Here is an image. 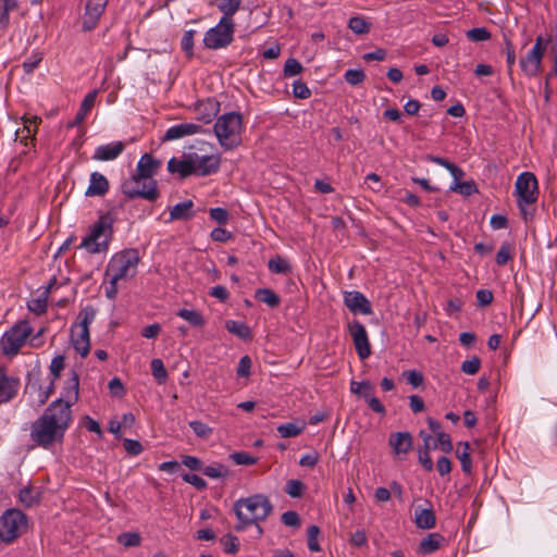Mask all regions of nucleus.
Instances as JSON below:
<instances>
[{
  "instance_id": "nucleus-15",
  "label": "nucleus",
  "mask_w": 557,
  "mask_h": 557,
  "mask_svg": "<svg viewBox=\"0 0 557 557\" xmlns=\"http://www.w3.org/2000/svg\"><path fill=\"white\" fill-rule=\"evenodd\" d=\"M108 0H87L85 14L83 16V29L90 32L98 25L103 14Z\"/></svg>"
},
{
  "instance_id": "nucleus-16",
  "label": "nucleus",
  "mask_w": 557,
  "mask_h": 557,
  "mask_svg": "<svg viewBox=\"0 0 557 557\" xmlns=\"http://www.w3.org/2000/svg\"><path fill=\"white\" fill-rule=\"evenodd\" d=\"M20 387V379L9 375L4 369L0 368V405L13 400L17 396Z\"/></svg>"
},
{
  "instance_id": "nucleus-59",
  "label": "nucleus",
  "mask_w": 557,
  "mask_h": 557,
  "mask_svg": "<svg viewBox=\"0 0 557 557\" xmlns=\"http://www.w3.org/2000/svg\"><path fill=\"white\" fill-rule=\"evenodd\" d=\"M293 94L299 99H308L311 96L310 89L302 81H295L293 83Z\"/></svg>"
},
{
  "instance_id": "nucleus-53",
  "label": "nucleus",
  "mask_w": 557,
  "mask_h": 557,
  "mask_svg": "<svg viewBox=\"0 0 557 557\" xmlns=\"http://www.w3.org/2000/svg\"><path fill=\"white\" fill-rule=\"evenodd\" d=\"M302 71H304V66L301 65V63L298 60H296L294 58H289L286 60L284 70H283L284 76L290 77V76L299 75Z\"/></svg>"
},
{
  "instance_id": "nucleus-25",
  "label": "nucleus",
  "mask_w": 557,
  "mask_h": 557,
  "mask_svg": "<svg viewBox=\"0 0 557 557\" xmlns=\"http://www.w3.org/2000/svg\"><path fill=\"white\" fill-rule=\"evenodd\" d=\"M109 190V181L107 177L99 173L92 172L90 174L89 186L87 187L85 195L88 197L104 196Z\"/></svg>"
},
{
  "instance_id": "nucleus-34",
  "label": "nucleus",
  "mask_w": 557,
  "mask_h": 557,
  "mask_svg": "<svg viewBox=\"0 0 557 557\" xmlns=\"http://www.w3.org/2000/svg\"><path fill=\"white\" fill-rule=\"evenodd\" d=\"M96 96H97V90H92L90 92H88L84 100L82 101V104L79 107V110L78 112L76 113V116H75V121H74V124L78 125L81 124L87 113L92 109V107L95 106V101H96Z\"/></svg>"
},
{
  "instance_id": "nucleus-30",
  "label": "nucleus",
  "mask_w": 557,
  "mask_h": 557,
  "mask_svg": "<svg viewBox=\"0 0 557 557\" xmlns=\"http://www.w3.org/2000/svg\"><path fill=\"white\" fill-rule=\"evenodd\" d=\"M414 522L419 529L429 530L435 527L436 519L432 508L417 509L414 511Z\"/></svg>"
},
{
  "instance_id": "nucleus-32",
  "label": "nucleus",
  "mask_w": 557,
  "mask_h": 557,
  "mask_svg": "<svg viewBox=\"0 0 557 557\" xmlns=\"http://www.w3.org/2000/svg\"><path fill=\"white\" fill-rule=\"evenodd\" d=\"M40 492L33 486H25L18 493V500L27 508L34 507L40 502Z\"/></svg>"
},
{
  "instance_id": "nucleus-37",
  "label": "nucleus",
  "mask_w": 557,
  "mask_h": 557,
  "mask_svg": "<svg viewBox=\"0 0 557 557\" xmlns=\"http://www.w3.org/2000/svg\"><path fill=\"white\" fill-rule=\"evenodd\" d=\"M305 428H306L305 422H301V423L288 422V423L280 424L277 426V432L282 437L288 438V437L298 436L305 430Z\"/></svg>"
},
{
  "instance_id": "nucleus-54",
  "label": "nucleus",
  "mask_w": 557,
  "mask_h": 557,
  "mask_svg": "<svg viewBox=\"0 0 557 557\" xmlns=\"http://www.w3.org/2000/svg\"><path fill=\"white\" fill-rule=\"evenodd\" d=\"M344 77L348 84L356 86L366 79V74L360 69H349L346 71Z\"/></svg>"
},
{
  "instance_id": "nucleus-1",
  "label": "nucleus",
  "mask_w": 557,
  "mask_h": 557,
  "mask_svg": "<svg viewBox=\"0 0 557 557\" xmlns=\"http://www.w3.org/2000/svg\"><path fill=\"white\" fill-rule=\"evenodd\" d=\"M72 410L60 401H52L44 413L33 422L30 438L40 447L49 448L57 442H61L66 430L72 423Z\"/></svg>"
},
{
  "instance_id": "nucleus-61",
  "label": "nucleus",
  "mask_w": 557,
  "mask_h": 557,
  "mask_svg": "<svg viewBox=\"0 0 557 557\" xmlns=\"http://www.w3.org/2000/svg\"><path fill=\"white\" fill-rule=\"evenodd\" d=\"M111 396L121 398L125 394V388L122 381L119 377H113L108 384Z\"/></svg>"
},
{
  "instance_id": "nucleus-40",
  "label": "nucleus",
  "mask_w": 557,
  "mask_h": 557,
  "mask_svg": "<svg viewBox=\"0 0 557 557\" xmlns=\"http://www.w3.org/2000/svg\"><path fill=\"white\" fill-rule=\"evenodd\" d=\"M203 474L210 479H224L230 475V469L222 463H212L207 467H202Z\"/></svg>"
},
{
  "instance_id": "nucleus-22",
  "label": "nucleus",
  "mask_w": 557,
  "mask_h": 557,
  "mask_svg": "<svg viewBox=\"0 0 557 557\" xmlns=\"http://www.w3.org/2000/svg\"><path fill=\"white\" fill-rule=\"evenodd\" d=\"M168 171L171 174H178L181 178L195 175L191 159L188 153H183L181 159L172 157L168 162Z\"/></svg>"
},
{
  "instance_id": "nucleus-55",
  "label": "nucleus",
  "mask_w": 557,
  "mask_h": 557,
  "mask_svg": "<svg viewBox=\"0 0 557 557\" xmlns=\"http://www.w3.org/2000/svg\"><path fill=\"white\" fill-rule=\"evenodd\" d=\"M481 367V360L479 357L474 356L469 360H466L461 363V371L469 375H474L479 372Z\"/></svg>"
},
{
  "instance_id": "nucleus-44",
  "label": "nucleus",
  "mask_w": 557,
  "mask_h": 557,
  "mask_svg": "<svg viewBox=\"0 0 557 557\" xmlns=\"http://www.w3.org/2000/svg\"><path fill=\"white\" fill-rule=\"evenodd\" d=\"M197 32L195 29L186 30L181 40L182 50L185 52L187 59L194 57V38Z\"/></svg>"
},
{
  "instance_id": "nucleus-39",
  "label": "nucleus",
  "mask_w": 557,
  "mask_h": 557,
  "mask_svg": "<svg viewBox=\"0 0 557 557\" xmlns=\"http://www.w3.org/2000/svg\"><path fill=\"white\" fill-rule=\"evenodd\" d=\"M268 268L272 273L287 274L292 272V265L287 259L276 256L269 260Z\"/></svg>"
},
{
  "instance_id": "nucleus-49",
  "label": "nucleus",
  "mask_w": 557,
  "mask_h": 557,
  "mask_svg": "<svg viewBox=\"0 0 557 557\" xmlns=\"http://www.w3.org/2000/svg\"><path fill=\"white\" fill-rule=\"evenodd\" d=\"M150 368L152 375L159 383L165 382L168 372L161 359H152L150 362Z\"/></svg>"
},
{
  "instance_id": "nucleus-35",
  "label": "nucleus",
  "mask_w": 557,
  "mask_h": 557,
  "mask_svg": "<svg viewBox=\"0 0 557 557\" xmlns=\"http://www.w3.org/2000/svg\"><path fill=\"white\" fill-rule=\"evenodd\" d=\"M225 329L231 334H234L242 339H249L251 337L250 327L245 322L227 320L225 322Z\"/></svg>"
},
{
  "instance_id": "nucleus-31",
  "label": "nucleus",
  "mask_w": 557,
  "mask_h": 557,
  "mask_svg": "<svg viewBox=\"0 0 557 557\" xmlns=\"http://www.w3.org/2000/svg\"><path fill=\"white\" fill-rule=\"evenodd\" d=\"M18 0H0V29L5 30L10 25V13L17 10Z\"/></svg>"
},
{
  "instance_id": "nucleus-3",
  "label": "nucleus",
  "mask_w": 557,
  "mask_h": 557,
  "mask_svg": "<svg viewBox=\"0 0 557 557\" xmlns=\"http://www.w3.org/2000/svg\"><path fill=\"white\" fill-rule=\"evenodd\" d=\"M113 234V218L107 213L90 226L89 234L83 238L81 247L89 253L104 252L109 248V243Z\"/></svg>"
},
{
  "instance_id": "nucleus-57",
  "label": "nucleus",
  "mask_w": 557,
  "mask_h": 557,
  "mask_svg": "<svg viewBox=\"0 0 557 557\" xmlns=\"http://www.w3.org/2000/svg\"><path fill=\"white\" fill-rule=\"evenodd\" d=\"M437 447L441 448L445 454H449L453 451L454 446L450 436L445 432H438L436 435Z\"/></svg>"
},
{
  "instance_id": "nucleus-56",
  "label": "nucleus",
  "mask_w": 557,
  "mask_h": 557,
  "mask_svg": "<svg viewBox=\"0 0 557 557\" xmlns=\"http://www.w3.org/2000/svg\"><path fill=\"white\" fill-rule=\"evenodd\" d=\"M304 490H305V485L299 480H289V481H287L286 486H285V492L290 497H300L304 493Z\"/></svg>"
},
{
  "instance_id": "nucleus-41",
  "label": "nucleus",
  "mask_w": 557,
  "mask_h": 557,
  "mask_svg": "<svg viewBox=\"0 0 557 557\" xmlns=\"http://www.w3.org/2000/svg\"><path fill=\"white\" fill-rule=\"evenodd\" d=\"M48 290H45L42 295L38 298L30 299L27 301V308L29 311L34 312L37 315H40L47 311L48 307Z\"/></svg>"
},
{
  "instance_id": "nucleus-12",
  "label": "nucleus",
  "mask_w": 557,
  "mask_h": 557,
  "mask_svg": "<svg viewBox=\"0 0 557 557\" xmlns=\"http://www.w3.org/2000/svg\"><path fill=\"white\" fill-rule=\"evenodd\" d=\"M545 44L542 36H539L535 40L532 49L527 53L525 57L521 58L520 66L527 76H537L542 71V59L545 52Z\"/></svg>"
},
{
  "instance_id": "nucleus-19",
  "label": "nucleus",
  "mask_w": 557,
  "mask_h": 557,
  "mask_svg": "<svg viewBox=\"0 0 557 557\" xmlns=\"http://www.w3.org/2000/svg\"><path fill=\"white\" fill-rule=\"evenodd\" d=\"M24 126L18 128L15 132V139L20 140L25 146H28V141L33 144L36 139V134L38 131V125L41 123V117L39 116H23Z\"/></svg>"
},
{
  "instance_id": "nucleus-6",
  "label": "nucleus",
  "mask_w": 557,
  "mask_h": 557,
  "mask_svg": "<svg viewBox=\"0 0 557 557\" xmlns=\"http://www.w3.org/2000/svg\"><path fill=\"white\" fill-rule=\"evenodd\" d=\"M515 194L517 195V205L520 209L523 220L533 215V210L529 208L536 202L539 197V185L535 175L531 172H523L518 175L515 184Z\"/></svg>"
},
{
  "instance_id": "nucleus-4",
  "label": "nucleus",
  "mask_w": 557,
  "mask_h": 557,
  "mask_svg": "<svg viewBox=\"0 0 557 557\" xmlns=\"http://www.w3.org/2000/svg\"><path fill=\"white\" fill-rule=\"evenodd\" d=\"M242 114L237 112H228L216 120L213 129L219 144L225 150H231L239 146L242 141Z\"/></svg>"
},
{
  "instance_id": "nucleus-63",
  "label": "nucleus",
  "mask_w": 557,
  "mask_h": 557,
  "mask_svg": "<svg viewBox=\"0 0 557 557\" xmlns=\"http://www.w3.org/2000/svg\"><path fill=\"white\" fill-rule=\"evenodd\" d=\"M49 369L53 376V381L57 380L60 376L61 371L64 369V357L61 355L55 356L51 360Z\"/></svg>"
},
{
  "instance_id": "nucleus-52",
  "label": "nucleus",
  "mask_w": 557,
  "mask_h": 557,
  "mask_svg": "<svg viewBox=\"0 0 557 557\" xmlns=\"http://www.w3.org/2000/svg\"><path fill=\"white\" fill-rule=\"evenodd\" d=\"M466 36L471 41H485L491 38V33L486 27H475L469 29Z\"/></svg>"
},
{
  "instance_id": "nucleus-27",
  "label": "nucleus",
  "mask_w": 557,
  "mask_h": 557,
  "mask_svg": "<svg viewBox=\"0 0 557 557\" xmlns=\"http://www.w3.org/2000/svg\"><path fill=\"white\" fill-rule=\"evenodd\" d=\"M243 0H214L213 3L216 5L219 11L222 13L220 20H224L227 23H235L233 16L239 11Z\"/></svg>"
},
{
  "instance_id": "nucleus-13",
  "label": "nucleus",
  "mask_w": 557,
  "mask_h": 557,
  "mask_svg": "<svg viewBox=\"0 0 557 557\" xmlns=\"http://www.w3.org/2000/svg\"><path fill=\"white\" fill-rule=\"evenodd\" d=\"M348 331L352 338L357 355L361 360L367 359L371 355V345L364 325L358 320H352L348 323Z\"/></svg>"
},
{
  "instance_id": "nucleus-14",
  "label": "nucleus",
  "mask_w": 557,
  "mask_h": 557,
  "mask_svg": "<svg viewBox=\"0 0 557 557\" xmlns=\"http://www.w3.org/2000/svg\"><path fill=\"white\" fill-rule=\"evenodd\" d=\"M194 172L196 176H208L216 173L221 165L220 154L199 156L196 152H189Z\"/></svg>"
},
{
  "instance_id": "nucleus-9",
  "label": "nucleus",
  "mask_w": 557,
  "mask_h": 557,
  "mask_svg": "<svg viewBox=\"0 0 557 557\" xmlns=\"http://www.w3.org/2000/svg\"><path fill=\"white\" fill-rule=\"evenodd\" d=\"M121 190L128 199L143 198L156 201L159 197L157 181L138 177L136 173L122 183Z\"/></svg>"
},
{
  "instance_id": "nucleus-17",
  "label": "nucleus",
  "mask_w": 557,
  "mask_h": 557,
  "mask_svg": "<svg viewBox=\"0 0 557 557\" xmlns=\"http://www.w3.org/2000/svg\"><path fill=\"white\" fill-rule=\"evenodd\" d=\"M344 304L352 313L364 315L372 314V306L369 299L358 290L345 292Z\"/></svg>"
},
{
  "instance_id": "nucleus-7",
  "label": "nucleus",
  "mask_w": 557,
  "mask_h": 557,
  "mask_svg": "<svg viewBox=\"0 0 557 557\" xmlns=\"http://www.w3.org/2000/svg\"><path fill=\"white\" fill-rule=\"evenodd\" d=\"M96 309L91 306L83 308L77 317L78 322L71 329V338L74 349L84 358L90 350L89 325L96 318Z\"/></svg>"
},
{
  "instance_id": "nucleus-24",
  "label": "nucleus",
  "mask_w": 557,
  "mask_h": 557,
  "mask_svg": "<svg viewBox=\"0 0 557 557\" xmlns=\"http://www.w3.org/2000/svg\"><path fill=\"white\" fill-rule=\"evenodd\" d=\"M219 110L220 103L212 98L199 101L195 108L197 120L206 124L210 123L215 117Z\"/></svg>"
},
{
  "instance_id": "nucleus-48",
  "label": "nucleus",
  "mask_w": 557,
  "mask_h": 557,
  "mask_svg": "<svg viewBox=\"0 0 557 557\" xmlns=\"http://www.w3.org/2000/svg\"><path fill=\"white\" fill-rule=\"evenodd\" d=\"M512 259V246L508 242L502 244L500 248L496 253L495 261L498 265H505L509 260Z\"/></svg>"
},
{
  "instance_id": "nucleus-36",
  "label": "nucleus",
  "mask_w": 557,
  "mask_h": 557,
  "mask_svg": "<svg viewBox=\"0 0 557 557\" xmlns=\"http://www.w3.org/2000/svg\"><path fill=\"white\" fill-rule=\"evenodd\" d=\"M177 317L184 319L191 326L202 327L206 324L203 315L194 309H181L176 312Z\"/></svg>"
},
{
  "instance_id": "nucleus-42",
  "label": "nucleus",
  "mask_w": 557,
  "mask_h": 557,
  "mask_svg": "<svg viewBox=\"0 0 557 557\" xmlns=\"http://www.w3.org/2000/svg\"><path fill=\"white\" fill-rule=\"evenodd\" d=\"M370 26V23L361 16H352L348 21V28L357 35L369 33Z\"/></svg>"
},
{
  "instance_id": "nucleus-10",
  "label": "nucleus",
  "mask_w": 557,
  "mask_h": 557,
  "mask_svg": "<svg viewBox=\"0 0 557 557\" xmlns=\"http://www.w3.org/2000/svg\"><path fill=\"white\" fill-rule=\"evenodd\" d=\"M33 327L27 321H20L10 327L1 337V351L5 356H15L32 335Z\"/></svg>"
},
{
  "instance_id": "nucleus-58",
  "label": "nucleus",
  "mask_w": 557,
  "mask_h": 557,
  "mask_svg": "<svg viewBox=\"0 0 557 557\" xmlns=\"http://www.w3.org/2000/svg\"><path fill=\"white\" fill-rule=\"evenodd\" d=\"M230 459H232L236 465L245 466H250L257 462V458L245 451L233 453L230 455Z\"/></svg>"
},
{
  "instance_id": "nucleus-60",
  "label": "nucleus",
  "mask_w": 557,
  "mask_h": 557,
  "mask_svg": "<svg viewBox=\"0 0 557 557\" xmlns=\"http://www.w3.org/2000/svg\"><path fill=\"white\" fill-rule=\"evenodd\" d=\"M209 213L210 218L221 225H224L228 222L230 214L224 208H211Z\"/></svg>"
},
{
  "instance_id": "nucleus-21",
  "label": "nucleus",
  "mask_w": 557,
  "mask_h": 557,
  "mask_svg": "<svg viewBox=\"0 0 557 557\" xmlns=\"http://www.w3.org/2000/svg\"><path fill=\"white\" fill-rule=\"evenodd\" d=\"M160 165V160H157L149 153H144L137 163L135 173L138 177H144L148 181H156L153 175L157 174Z\"/></svg>"
},
{
  "instance_id": "nucleus-46",
  "label": "nucleus",
  "mask_w": 557,
  "mask_h": 557,
  "mask_svg": "<svg viewBox=\"0 0 557 557\" xmlns=\"http://www.w3.org/2000/svg\"><path fill=\"white\" fill-rule=\"evenodd\" d=\"M350 392L352 394L359 395L363 398H368L373 392V386L368 381H362V382L351 381Z\"/></svg>"
},
{
  "instance_id": "nucleus-64",
  "label": "nucleus",
  "mask_w": 557,
  "mask_h": 557,
  "mask_svg": "<svg viewBox=\"0 0 557 557\" xmlns=\"http://www.w3.org/2000/svg\"><path fill=\"white\" fill-rule=\"evenodd\" d=\"M282 522L287 527L298 528L300 525V518L296 511L289 510L282 515Z\"/></svg>"
},
{
  "instance_id": "nucleus-11",
  "label": "nucleus",
  "mask_w": 557,
  "mask_h": 557,
  "mask_svg": "<svg viewBox=\"0 0 557 557\" xmlns=\"http://www.w3.org/2000/svg\"><path fill=\"white\" fill-rule=\"evenodd\" d=\"M235 23H227L220 20L219 23L209 28L203 36V47L210 50H219L228 47L234 40Z\"/></svg>"
},
{
  "instance_id": "nucleus-47",
  "label": "nucleus",
  "mask_w": 557,
  "mask_h": 557,
  "mask_svg": "<svg viewBox=\"0 0 557 557\" xmlns=\"http://www.w3.org/2000/svg\"><path fill=\"white\" fill-rule=\"evenodd\" d=\"M117 543L125 547H137L141 543V537L137 532H125L117 536Z\"/></svg>"
},
{
  "instance_id": "nucleus-26",
  "label": "nucleus",
  "mask_w": 557,
  "mask_h": 557,
  "mask_svg": "<svg viewBox=\"0 0 557 557\" xmlns=\"http://www.w3.org/2000/svg\"><path fill=\"white\" fill-rule=\"evenodd\" d=\"M388 443L396 455H406L412 447V436L409 432L393 433Z\"/></svg>"
},
{
  "instance_id": "nucleus-38",
  "label": "nucleus",
  "mask_w": 557,
  "mask_h": 557,
  "mask_svg": "<svg viewBox=\"0 0 557 557\" xmlns=\"http://www.w3.org/2000/svg\"><path fill=\"white\" fill-rule=\"evenodd\" d=\"M255 298L261 302L267 304L271 308H276L281 302L280 297L270 288L257 289Z\"/></svg>"
},
{
  "instance_id": "nucleus-23",
  "label": "nucleus",
  "mask_w": 557,
  "mask_h": 557,
  "mask_svg": "<svg viewBox=\"0 0 557 557\" xmlns=\"http://www.w3.org/2000/svg\"><path fill=\"white\" fill-rule=\"evenodd\" d=\"M125 149L123 141H114L101 145L95 149L92 159L97 161L115 160Z\"/></svg>"
},
{
  "instance_id": "nucleus-8",
  "label": "nucleus",
  "mask_w": 557,
  "mask_h": 557,
  "mask_svg": "<svg viewBox=\"0 0 557 557\" xmlns=\"http://www.w3.org/2000/svg\"><path fill=\"white\" fill-rule=\"evenodd\" d=\"M27 530L26 515L15 508L7 509L0 516V540L4 543H12Z\"/></svg>"
},
{
  "instance_id": "nucleus-20",
  "label": "nucleus",
  "mask_w": 557,
  "mask_h": 557,
  "mask_svg": "<svg viewBox=\"0 0 557 557\" xmlns=\"http://www.w3.org/2000/svg\"><path fill=\"white\" fill-rule=\"evenodd\" d=\"M201 126L195 123H182L176 124L166 129L164 133L162 140L163 141H172L186 136L199 134L201 132Z\"/></svg>"
},
{
  "instance_id": "nucleus-2",
  "label": "nucleus",
  "mask_w": 557,
  "mask_h": 557,
  "mask_svg": "<svg viewBox=\"0 0 557 557\" xmlns=\"http://www.w3.org/2000/svg\"><path fill=\"white\" fill-rule=\"evenodd\" d=\"M273 506L268 496L255 494L246 498H239L234 504V512L237 518L235 530L244 531L248 525L258 524L264 521L272 512ZM258 527V533H262V528Z\"/></svg>"
},
{
  "instance_id": "nucleus-5",
  "label": "nucleus",
  "mask_w": 557,
  "mask_h": 557,
  "mask_svg": "<svg viewBox=\"0 0 557 557\" xmlns=\"http://www.w3.org/2000/svg\"><path fill=\"white\" fill-rule=\"evenodd\" d=\"M140 261L137 249H124L114 253L106 269V276H112L113 280L125 281L132 278L137 273V267Z\"/></svg>"
},
{
  "instance_id": "nucleus-18",
  "label": "nucleus",
  "mask_w": 557,
  "mask_h": 557,
  "mask_svg": "<svg viewBox=\"0 0 557 557\" xmlns=\"http://www.w3.org/2000/svg\"><path fill=\"white\" fill-rule=\"evenodd\" d=\"M79 396V377L78 374L72 370L69 379L65 382L61 397L54 401H60L62 405L67 406V410L77 403Z\"/></svg>"
},
{
  "instance_id": "nucleus-33",
  "label": "nucleus",
  "mask_w": 557,
  "mask_h": 557,
  "mask_svg": "<svg viewBox=\"0 0 557 557\" xmlns=\"http://www.w3.org/2000/svg\"><path fill=\"white\" fill-rule=\"evenodd\" d=\"M456 456L460 460L461 469L465 473L472 470V460L470 457V445L468 442H459L457 444Z\"/></svg>"
},
{
  "instance_id": "nucleus-51",
  "label": "nucleus",
  "mask_w": 557,
  "mask_h": 557,
  "mask_svg": "<svg viewBox=\"0 0 557 557\" xmlns=\"http://www.w3.org/2000/svg\"><path fill=\"white\" fill-rule=\"evenodd\" d=\"M319 534H320V529L317 525H310L308 528V530H307L308 548L311 552L317 553V552L321 550V547H320V544H319V541H318Z\"/></svg>"
},
{
  "instance_id": "nucleus-28",
  "label": "nucleus",
  "mask_w": 557,
  "mask_h": 557,
  "mask_svg": "<svg viewBox=\"0 0 557 557\" xmlns=\"http://www.w3.org/2000/svg\"><path fill=\"white\" fill-rule=\"evenodd\" d=\"M444 536L440 533H430L421 540L418 552L422 555H430L441 547Z\"/></svg>"
},
{
  "instance_id": "nucleus-50",
  "label": "nucleus",
  "mask_w": 557,
  "mask_h": 557,
  "mask_svg": "<svg viewBox=\"0 0 557 557\" xmlns=\"http://www.w3.org/2000/svg\"><path fill=\"white\" fill-rule=\"evenodd\" d=\"M220 542L225 553L234 555L238 552L239 541L235 535L226 534L221 537Z\"/></svg>"
},
{
  "instance_id": "nucleus-29",
  "label": "nucleus",
  "mask_w": 557,
  "mask_h": 557,
  "mask_svg": "<svg viewBox=\"0 0 557 557\" xmlns=\"http://www.w3.org/2000/svg\"><path fill=\"white\" fill-rule=\"evenodd\" d=\"M194 202L191 200H185L178 202L170 209V220H189L194 216L193 212Z\"/></svg>"
},
{
  "instance_id": "nucleus-45",
  "label": "nucleus",
  "mask_w": 557,
  "mask_h": 557,
  "mask_svg": "<svg viewBox=\"0 0 557 557\" xmlns=\"http://www.w3.org/2000/svg\"><path fill=\"white\" fill-rule=\"evenodd\" d=\"M188 424L193 432L196 434V436L199 438L208 440L213 433V429L203 423L202 421L194 420L190 421Z\"/></svg>"
},
{
  "instance_id": "nucleus-62",
  "label": "nucleus",
  "mask_w": 557,
  "mask_h": 557,
  "mask_svg": "<svg viewBox=\"0 0 557 557\" xmlns=\"http://www.w3.org/2000/svg\"><path fill=\"white\" fill-rule=\"evenodd\" d=\"M182 479H183V481L191 484L199 491L207 488V482L201 476H199L197 474L185 473V474H183Z\"/></svg>"
},
{
  "instance_id": "nucleus-43",
  "label": "nucleus",
  "mask_w": 557,
  "mask_h": 557,
  "mask_svg": "<svg viewBox=\"0 0 557 557\" xmlns=\"http://www.w3.org/2000/svg\"><path fill=\"white\" fill-rule=\"evenodd\" d=\"M449 189L451 191L458 193L462 196H470L478 193V187L474 181H466V182H457L454 183Z\"/></svg>"
}]
</instances>
